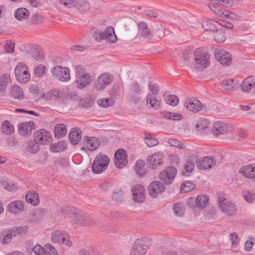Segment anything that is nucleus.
Here are the masks:
<instances>
[{
    "label": "nucleus",
    "mask_w": 255,
    "mask_h": 255,
    "mask_svg": "<svg viewBox=\"0 0 255 255\" xmlns=\"http://www.w3.org/2000/svg\"><path fill=\"white\" fill-rule=\"evenodd\" d=\"M114 101L112 98H108L104 99H99L97 101L98 105L104 108H106L108 107H111L113 105Z\"/></svg>",
    "instance_id": "obj_43"
},
{
    "label": "nucleus",
    "mask_w": 255,
    "mask_h": 255,
    "mask_svg": "<svg viewBox=\"0 0 255 255\" xmlns=\"http://www.w3.org/2000/svg\"><path fill=\"white\" fill-rule=\"evenodd\" d=\"M13 234L11 231H2L0 234V240L5 245L10 242Z\"/></svg>",
    "instance_id": "obj_32"
},
{
    "label": "nucleus",
    "mask_w": 255,
    "mask_h": 255,
    "mask_svg": "<svg viewBox=\"0 0 255 255\" xmlns=\"http://www.w3.org/2000/svg\"><path fill=\"white\" fill-rule=\"evenodd\" d=\"M54 134L56 137L61 138L66 134V128L65 125L59 124L56 126L54 129Z\"/></svg>",
    "instance_id": "obj_28"
},
{
    "label": "nucleus",
    "mask_w": 255,
    "mask_h": 255,
    "mask_svg": "<svg viewBox=\"0 0 255 255\" xmlns=\"http://www.w3.org/2000/svg\"><path fill=\"white\" fill-rule=\"evenodd\" d=\"M34 142L41 145L50 143L52 140V137L50 132L44 129H40L34 134Z\"/></svg>",
    "instance_id": "obj_4"
},
{
    "label": "nucleus",
    "mask_w": 255,
    "mask_h": 255,
    "mask_svg": "<svg viewBox=\"0 0 255 255\" xmlns=\"http://www.w3.org/2000/svg\"><path fill=\"white\" fill-rule=\"evenodd\" d=\"M66 149V144L63 141H60L57 143L52 144L50 146V151L54 153L63 151Z\"/></svg>",
    "instance_id": "obj_29"
},
{
    "label": "nucleus",
    "mask_w": 255,
    "mask_h": 255,
    "mask_svg": "<svg viewBox=\"0 0 255 255\" xmlns=\"http://www.w3.org/2000/svg\"><path fill=\"white\" fill-rule=\"evenodd\" d=\"M164 100L167 104L176 106L179 102V98L174 95H163Z\"/></svg>",
    "instance_id": "obj_35"
},
{
    "label": "nucleus",
    "mask_w": 255,
    "mask_h": 255,
    "mask_svg": "<svg viewBox=\"0 0 255 255\" xmlns=\"http://www.w3.org/2000/svg\"><path fill=\"white\" fill-rule=\"evenodd\" d=\"M7 209L11 213H16L18 211H22L24 209L23 203L21 201H13L9 203Z\"/></svg>",
    "instance_id": "obj_24"
},
{
    "label": "nucleus",
    "mask_w": 255,
    "mask_h": 255,
    "mask_svg": "<svg viewBox=\"0 0 255 255\" xmlns=\"http://www.w3.org/2000/svg\"><path fill=\"white\" fill-rule=\"evenodd\" d=\"M75 72L78 77L86 74L84 67L82 65H77L75 67Z\"/></svg>",
    "instance_id": "obj_62"
},
{
    "label": "nucleus",
    "mask_w": 255,
    "mask_h": 255,
    "mask_svg": "<svg viewBox=\"0 0 255 255\" xmlns=\"http://www.w3.org/2000/svg\"><path fill=\"white\" fill-rule=\"evenodd\" d=\"M92 81L91 77L89 74H85L79 77L77 82L78 88L83 89L85 86L88 85Z\"/></svg>",
    "instance_id": "obj_25"
},
{
    "label": "nucleus",
    "mask_w": 255,
    "mask_h": 255,
    "mask_svg": "<svg viewBox=\"0 0 255 255\" xmlns=\"http://www.w3.org/2000/svg\"><path fill=\"white\" fill-rule=\"evenodd\" d=\"M14 74L17 80L22 83L27 82L30 78L28 68L23 63H18L17 64L14 70Z\"/></svg>",
    "instance_id": "obj_3"
},
{
    "label": "nucleus",
    "mask_w": 255,
    "mask_h": 255,
    "mask_svg": "<svg viewBox=\"0 0 255 255\" xmlns=\"http://www.w3.org/2000/svg\"><path fill=\"white\" fill-rule=\"evenodd\" d=\"M230 131V128L225 123L221 121H217L213 125V134L218 136L221 134H225Z\"/></svg>",
    "instance_id": "obj_15"
},
{
    "label": "nucleus",
    "mask_w": 255,
    "mask_h": 255,
    "mask_svg": "<svg viewBox=\"0 0 255 255\" xmlns=\"http://www.w3.org/2000/svg\"><path fill=\"white\" fill-rule=\"evenodd\" d=\"M52 240L54 243L65 244L68 247L72 245V242L68 238V236L64 232L58 231L55 232L51 236Z\"/></svg>",
    "instance_id": "obj_9"
},
{
    "label": "nucleus",
    "mask_w": 255,
    "mask_h": 255,
    "mask_svg": "<svg viewBox=\"0 0 255 255\" xmlns=\"http://www.w3.org/2000/svg\"><path fill=\"white\" fill-rule=\"evenodd\" d=\"M184 106L188 110L194 112H199L202 109V104L201 102L193 98L187 99L184 104Z\"/></svg>",
    "instance_id": "obj_18"
},
{
    "label": "nucleus",
    "mask_w": 255,
    "mask_h": 255,
    "mask_svg": "<svg viewBox=\"0 0 255 255\" xmlns=\"http://www.w3.org/2000/svg\"><path fill=\"white\" fill-rule=\"evenodd\" d=\"M45 254L46 255H58L55 248L50 244L46 246Z\"/></svg>",
    "instance_id": "obj_54"
},
{
    "label": "nucleus",
    "mask_w": 255,
    "mask_h": 255,
    "mask_svg": "<svg viewBox=\"0 0 255 255\" xmlns=\"http://www.w3.org/2000/svg\"><path fill=\"white\" fill-rule=\"evenodd\" d=\"M93 36L97 41H101L102 40L105 39V34L104 32H98L95 31L93 34Z\"/></svg>",
    "instance_id": "obj_63"
},
{
    "label": "nucleus",
    "mask_w": 255,
    "mask_h": 255,
    "mask_svg": "<svg viewBox=\"0 0 255 255\" xmlns=\"http://www.w3.org/2000/svg\"><path fill=\"white\" fill-rule=\"evenodd\" d=\"M105 39L111 43H114L117 41V38L114 32V28L112 27H108L105 31Z\"/></svg>",
    "instance_id": "obj_26"
},
{
    "label": "nucleus",
    "mask_w": 255,
    "mask_h": 255,
    "mask_svg": "<svg viewBox=\"0 0 255 255\" xmlns=\"http://www.w3.org/2000/svg\"><path fill=\"white\" fill-rule=\"evenodd\" d=\"M163 117L172 120H180L183 118L181 114L168 112H164L162 113Z\"/></svg>",
    "instance_id": "obj_44"
},
{
    "label": "nucleus",
    "mask_w": 255,
    "mask_h": 255,
    "mask_svg": "<svg viewBox=\"0 0 255 255\" xmlns=\"http://www.w3.org/2000/svg\"><path fill=\"white\" fill-rule=\"evenodd\" d=\"M240 172L242 175L248 178H255V164H250L242 168Z\"/></svg>",
    "instance_id": "obj_23"
},
{
    "label": "nucleus",
    "mask_w": 255,
    "mask_h": 255,
    "mask_svg": "<svg viewBox=\"0 0 255 255\" xmlns=\"http://www.w3.org/2000/svg\"><path fill=\"white\" fill-rule=\"evenodd\" d=\"M26 228L21 227H14L11 230V231L13 234V236H15L18 234L23 235L26 233Z\"/></svg>",
    "instance_id": "obj_55"
},
{
    "label": "nucleus",
    "mask_w": 255,
    "mask_h": 255,
    "mask_svg": "<svg viewBox=\"0 0 255 255\" xmlns=\"http://www.w3.org/2000/svg\"><path fill=\"white\" fill-rule=\"evenodd\" d=\"M215 165V160L211 156L202 157L196 162L197 167L200 169H209Z\"/></svg>",
    "instance_id": "obj_11"
},
{
    "label": "nucleus",
    "mask_w": 255,
    "mask_h": 255,
    "mask_svg": "<svg viewBox=\"0 0 255 255\" xmlns=\"http://www.w3.org/2000/svg\"><path fill=\"white\" fill-rule=\"evenodd\" d=\"M110 162L108 156L99 153L95 157L92 165V171L94 173L99 174L105 170Z\"/></svg>",
    "instance_id": "obj_2"
},
{
    "label": "nucleus",
    "mask_w": 255,
    "mask_h": 255,
    "mask_svg": "<svg viewBox=\"0 0 255 255\" xmlns=\"http://www.w3.org/2000/svg\"><path fill=\"white\" fill-rule=\"evenodd\" d=\"M146 104L148 106L149 105L150 107L154 110H158L160 106V102L156 99L151 95H148L146 98Z\"/></svg>",
    "instance_id": "obj_33"
},
{
    "label": "nucleus",
    "mask_w": 255,
    "mask_h": 255,
    "mask_svg": "<svg viewBox=\"0 0 255 255\" xmlns=\"http://www.w3.org/2000/svg\"><path fill=\"white\" fill-rule=\"evenodd\" d=\"M14 16L16 19L19 20L23 19H26L29 17V12L25 8H19L15 10Z\"/></svg>",
    "instance_id": "obj_27"
},
{
    "label": "nucleus",
    "mask_w": 255,
    "mask_h": 255,
    "mask_svg": "<svg viewBox=\"0 0 255 255\" xmlns=\"http://www.w3.org/2000/svg\"><path fill=\"white\" fill-rule=\"evenodd\" d=\"M141 246L142 248H149L152 244L151 241L147 238H143L137 239L134 243Z\"/></svg>",
    "instance_id": "obj_42"
},
{
    "label": "nucleus",
    "mask_w": 255,
    "mask_h": 255,
    "mask_svg": "<svg viewBox=\"0 0 255 255\" xmlns=\"http://www.w3.org/2000/svg\"><path fill=\"white\" fill-rule=\"evenodd\" d=\"M150 33V30L147 27L141 30H138V35L140 37L146 39H151Z\"/></svg>",
    "instance_id": "obj_51"
},
{
    "label": "nucleus",
    "mask_w": 255,
    "mask_h": 255,
    "mask_svg": "<svg viewBox=\"0 0 255 255\" xmlns=\"http://www.w3.org/2000/svg\"><path fill=\"white\" fill-rule=\"evenodd\" d=\"M149 89L154 95H156L159 90L158 85L151 82H150L149 84Z\"/></svg>",
    "instance_id": "obj_64"
},
{
    "label": "nucleus",
    "mask_w": 255,
    "mask_h": 255,
    "mask_svg": "<svg viewBox=\"0 0 255 255\" xmlns=\"http://www.w3.org/2000/svg\"><path fill=\"white\" fill-rule=\"evenodd\" d=\"M32 55L33 57L37 60L41 61L43 59V55L42 52L36 49L34 51H33Z\"/></svg>",
    "instance_id": "obj_59"
},
{
    "label": "nucleus",
    "mask_w": 255,
    "mask_h": 255,
    "mask_svg": "<svg viewBox=\"0 0 255 255\" xmlns=\"http://www.w3.org/2000/svg\"><path fill=\"white\" fill-rule=\"evenodd\" d=\"M214 55L216 59H218L222 64L229 65L232 61L230 53L222 49H216Z\"/></svg>",
    "instance_id": "obj_12"
},
{
    "label": "nucleus",
    "mask_w": 255,
    "mask_h": 255,
    "mask_svg": "<svg viewBox=\"0 0 255 255\" xmlns=\"http://www.w3.org/2000/svg\"><path fill=\"white\" fill-rule=\"evenodd\" d=\"M146 136L144 139V142L149 147H152L158 143V141L156 139L151 133H145Z\"/></svg>",
    "instance_id": "obj_39"
},
{
    "label": "nucleus",
    "mask_w": 255,
    "mask_h": 255,
    "mask_svg": "<svg viewBox=\"0 0 255 255\" xmlns=\"http://www.w3.org/2000/svg\"><path fill=\"white\" fill-rule=\"evenodd\" d=\"M209 201L208 196L206 195H199L196 197V204L199 208H204L207 205Z\"/></svg>",
    "instance_id": "obj_38"
},
{
    "label": "nucleus",
    "mask_w": 255,
    "mask_h": 255,
    "mask_svg": "<svg viewBox=\"0 0 255 255\" xmlns=\"http://www.w3.org/2000/svg\"><path fill=\"white\" fill-rule=\"evenodd\" d=\"M133 199L136 202H142L144 199V187L139 184H136L131 190Z\"/></svg>",
    "instance_id": "obj_17"
},
{
    "label": "nucleus",
    "mask_w": 255,
    "mask_h": 255,
    "mask_svg": "<svg viewBox=\"0 0 255 255\" xmlns=\"http://www.w3.org/2000/svg\"><path fill=\"white\" fill-rule=\"evenodd\" d=\"M38 144L32 141L28 142L27 146V149L28 152L31 154L36 153L39 150Z\"/></svg>",
    "instance_id": "obj_49"
},
{
    "label": "nucleus",
    "mask_w": 255,
    "mask_h": 255,
    "mask_svg": "<svg viewBox=\"0 0 255 255\" xmlns=\"http://www.w3.org/2000/svg\"><path fill=\"white\" fill-rule=\"evenodd\" d=\"M210 55L201 49H196L194 52V66L198 70H202L209 64Z\"/></svg>",
    "instance_id": "obj_1"
},
{
    "label": "nucleus",
    "mask_w": 255,
    "mask_h": 255,
    "mask_svg": "<svg viewBox=\"0 0 255 255\" xmlns=\"http://www.w3.org/2000/svg\"><path fill=\"white\" fill-rule=\"evenodd\" d=\"M65 94L58 89H54L43 94L42 98L45 100H50L55 99H62Z\"/></svg>",
    "instance_id": "obj_21"
},
{
    "label": "nucleus",
    "mask_w": 255,
    "mask_h": 255,
    "mask_svg": "<svg viewBox=\"0 0 255 255\" xmlns=\"http://www.w3.org/2000/svg\"><path fill=\"white\" fill-rule=\"evenodd\" d=\"M34 126L32 121L22 123L18 125V130L19 134L22 136L29 135Z\"/></svg>",
    "instance_id": "obj_19"
},
{
    "label": "nucleus",
    "mask_w": 255,
    "mask_h": 255,
    "mask_svg": "<svg viewBox=\"0 0 255 255\" xmlns=\"http://www.w3.org/2000/svg\"><path fill=\"white\" fill-rule=\"evenodd\" d=\"M194 163L193 162L187 161L184 164V169H185L186 171L189 173L192 171L194 168Z\"/></svg>",
    "instance_id": "obj_61"
},
{
    "label": "nucleus",
    "mask_w": 255,
    "mask_h": 255,
    "mask_svg": "<svg viewBox=\"0 0 255 255\" xmlns=\"http://www.w3.org/2000/svg\"><path fill=\"white\" fill-rule=\"evenodd\" d=\"M45 67L43 65L37 66L34 69V74L36 77H40L42 76L45 71Z\"/></svg>",
    "instance_id": "obj_53"
},
{
    "label": "nucleus",
    "mask_w": 255,
    "mask_h": 255,
    "mask_svg": "<svg viewBox=\"0 0 255 255\" xmlns=\"http://www.w3.org/2000/svg\"><path fill=\"white\" fill-rule=\"evenodd\" d=\"M70 142L73 145H77L81 139V131L79 128H73L69 134Z\"/></svg>",
    "instance_id": "obj_22"
},
{
    "label": "nucleus",
    "mask_w": 255,
    "mask_h": 255,
    "mask_svg": "<svg viewBox=\"0 0 255 255\" xmlns=\"http://www.w3.org/2000/svg\"><path fill=\"white\" fill-rule=\"evenodd\" d=\"M113 81V77L107 74H101L98 78L96 83V88L98 90L104 89Z\"/></svg>",
    "instance_id": "obj_14"
},
{
    "label": "nucleus",
    "mask_w": 255,
    "mask_h": 255,
    "mask_svg": "<svg viewBox=\"0 0 255 255\" xmlns=\"http://www.w3.org/2000/svg\"><path fill=\"white\" fill-rule=\"evenodd\" d=\"M11 94L13 98L19 100L23 99L24 93L22 89L18 86H14L11 89Z\"/></svg>",
    "instance_id": "obj_34"
},
{
    "label": "nucleus",
    "mask_w": 255,
    "mask_h": 255,
    "mask_svg": "<svg viewBox=\"0 0 255 255\" xmlns=\"http://www.w3.org/2000/svg\"><path fill=\"white\" fill-rule=\"evenodd\" d=\"M244 198L247 202L252 203L255 200V193L248 192L244 195Z\"/></svg>",
    "instance_id": "obj_58"
},
{
    "label": "nucleus",
    "mask_w": 255,
    "mask_h": 255,
    "mask_svg": "<svg viewBox=\"0 0 255 255\" xmlns=\"http://www.w3.org/2000/svg\"><path fill=\"white\" fill-rule=\"evenodd\" d=\"M144 162L142 160H138L135 163L134 169L136 173L140 176H142L145 173L144 169Z\"/></svg>",
    "instance_id": "obj_36"
},
{
    "label": "nucleus",
    "mask_w": 255,
    "mask_h": 255,
    "mask_svg": "<svg viewBox=\"0 0 255 255\" xmlns=\"http://www.w3.org/2000/svg\"><path fill=\"white\" fill-rule=\"evenodd\" d=\"M214 40L218 43H222L226 40V37L221 30H216L213 33Z\"/></svg>",
    "instance_id": "obj_47"
},
{
    "label": "nucleus",
    "mask_w": 255,
    "mask_h": 255,
    "mask_svg": "<svg viewBox=\"0 0 255 255\" xmlns=\"http://www.w3.org/2000/svg\"><path fill=\"white\" fill-rule=\"evenodd\" d=\"M2 186L8 191L14 192L18 189V185L16 183L12 181L8 182L4 181L2 183Z\"/></svg>",
    "instance_id": "obj_45"
},
{
    "label": "nucleus",
    "mask_w": 255,
    "mask_h": 255,
    "mask_svg": "<svg viewBox=\"0 0 255 255\" xmlns=\"http://www.w3.org/2000/svg\"><path fill=\"white\" fill-rule=\"evenodd\" d=\"M255 85V77L253 76H249L245 79L241 85V88L243 92L249 93L252 92L254 93Z\"/></svg>",
    "instance_id": "obj_16"
},
{
    "label": "nucleus",
    "mask_w": 255,
    "mask_h": 255,
    "mask_svg": "<svg viewBox=\"0 0 255 255\" xmlns=\"http://www.w3.org/2000/svg\"><path fill=\"white\" fill-rule=\"evenodd\" d=\"M146 249L134 244L130 251V255H145Z\"/></svg>",
    "instance_id": "obj_37"
},
{
    "label": "nucleus",
    "mask_w": 255,
    "mask_h": 255,
    "mask_svg": "<svg viewBox=\"0 0 255 255\" xmlns=\"http://www.w3.org/2000/svg\"><path fill=\"white\" fill-rule=\"evenodd\" d=\"M177 170L173 167H167L163 171L160 172L159 178L160 180L166 185L170 184L174 180Z\"/></svg>",
    "instance_id": "obj_5"
},
{
    "label": "nucleus",
    "mask_w": 255,
    "mask_h": 255,
    "mask_svg": "<svg viewBox=\"0 0 255 255\" xmlns=\"http://www.w3.org/2000/svg\"><path fill=\"white\" fill-rule=\"evenodd\" d=\"M215 13L222 18H228L229 11L223 9L215 10Z\"/></svg>",
    "instance_id": "obj_57"
},
{
    "label": "nucleus",
    "mask_w": 255,
    "mask_h": 255,
    "mask_svg": "<svg viewBox=\"0 0 255 255\" xmlns=\"http://www.w3.org/2000/svg\"><path fill=\"white\" fill-rule=\"evenodd\" d=\"M209 123L207 120L204 119H201L197 122L196 128L198 130L205 129L208 127Z\"/></svg>",
    "instance_id": "obj_48"
},
{
    "label": "nucleus",
    "mask_w": 255,
    "mask_h": 255,
    "mask_svg": "<svg viewBox=\"0 0 255 255\" xmlns=\"http://www.w3.org/2000/svg\"><path fill=\"white\" fill-rule=\"evenodd\" d=\"M172 210L175 216L177 217H181L184 215V207L181 203H174L172 206Z\"/></svg>",
    "instance_id": "obj_40"
},
{
    "label": "nucleus",
    "mask_w": 255,
    "mask_h": 255,
    "mask_svg": "<svg viewBox=\"0 0 255 255\" xmlns=\"http://www.w3.org/2000/svg\"><path fill=\"white\" fill-rule=\"evenodd\" d=\"M218 206L224 213L229 216H232L236 213L235 204L224 198H219Z\"/></svg>",
    "instance_id": "obj_7"
},
{
    "label": "nucleus",
    "mask_w": 255,
    "mask_h": 255,
    "mask_svg": "<svg viewBox=\"0 0 255 255\" xmlns=\"http://www.w3.org/2000/svg\"><path fill=\"white\" fill-rule=\"evenodd\" d=\"M163 162V156L160 153H155L147 159V165L153 169L156 168L157 165H160Z\"/></svg>",
    "instance_id": "obj_20"
},
{
    "label": "nucleus",
    "mask_w": 255,
    "mask_h": 255,
    "mask_svg": "<svg viewBox=\"0 0 255 255\" xmlns=\"http://www.w3.org/2000/svg\"><path fill=\"white\" fill-rule=\"evenodd\" d=\"M84 144L85 147H82L81 149L86 150V148L91 151L96 150L100 145V140L98 138L95 137H89L84 136L83 137Z\"/></svg>",
    "instance_id": "obj_10"
},
{
    "label": "nucleus",
    "mask_w": 255,
    "mask_h": 255,
    "mask_svg": "<svg viewBox=\"0 0 255 255\" xmlns=\"http://www.w3.org/2000/svg\"><path fill=\"white\" fill-rule=\"evenodd\" d=\"M31 20L33 24H38L42 22L43 18L40 14H35L31 17Z\"/></svg>",
    "instance_id": "obj_60"
},
{
    "label": "nucleus",
    "mask_w": 255,
    "mask_h": 255,
    "mask_svg": "<svg viewBox=\"0 0 255 255\" xmlns=\"http://www.w3.org/2000/svg\"><path fill=\"white\" fill-rule=\"evenodd\" d=\"M128 163L126 151L123 149H118L115 154V164L119 168L125 167Z\"/></svg>",
    "instance_id": "obj_8"
},
{
    "label": "nucleus",
    "mask_w": 255,
    "mask_h": 255,
    "mask_svg": "<svg viewBox=\"0 0 255 255\" xmlns=\"http://www.w3.org/2000/svg\"><path fill=\"white\" fill-rule=\"evenodd\" d=\"M222 86L225 91L231 92L234 88L235 84L233 79L225 78L222 81Z\"/></svg>",
    "instance_id": "obj_31"
},
{
    "label": "nucleus",
    "mask_w": 255,
    "mask_h": 255,
    "mask_svg": "<svg viewBox=\"0 0 255 255\" xmlns=\"http://www.w3.org/2000/svg\"><path fill=\"white\" fill-rule=\"evenodd\" d=\"M9 80V76L7 74L0 76V91H3L5 89Z\"/></svg>",
    "instance_id": "obj_46"
},
{
    "label": "nucleus",
    "mask_w": 255,
    "mask_h": 255,
    "mask_svg": "<svg viewBox=\"0 0 255 255\" xmlns=\"http://www.w3.org/2000/svg\"><path fill=\"white\" fill-rule=\"evenodd\" d=\"M195 187L194 184L190 182L182 183L180 187V190L182 192H188Z\"/></svg>",
    "instance_id": "obj_50"
},
{
    "label": "nucleus",
    "mask_w": 255,
    "mask_h": 255,
    "mask_svg": "<svg viewBox=\"0 0 255 255\" xmlns=\"http://www.w3.org/2000/svg\"><path fill=\"white\" fill-rule=\"evenodd\" d=\"M51 72L61 81L67 82L70 79V70L67 67L56 66L52 68Z\"/></svg>",
    "instance_id": "obj_6"
},
{
    "label": "nucleus",
    "mask_w": 255,
    "mask_h": 255,
    "mask_svg": "<svg viewBox=\"0 0 255 255\" xmlns=\"http://www.w3.org/2000/svg\"><path fill=\"white\" fill-rule=\"evenodd\" d=\"M1 131L5 134L9 135L14 131V128L8 121H5L2 125Z\"/></svg>",
    "instance_id": "obj_41"
},
{
    "label": "nucleus",
    "mask_w": 255,
    "mask_h": 255,
    "mask_svg": "<svg viewBox=\"0 0 255 255\" xmlns=\"http://www.w3.org/2000/svg\"><path fill=\"white\" fill-rule=\"evenodd\" d=\"M32 249L35 255H44L46 253V249L39 245H36Z\"/></svg>",
    "instance_id": "obj_52"
},
{
    "label": "nucleus",
    "mask_w": 255,
    "mask_h": 255,
    "mask_svg": "<svg viewBox=\"0 0 255 255\" xmlns=\"http://www.w3.org/2000/svg\"><path fill=\"white\" fill-rule=\"evenodd\" d=\"M161 253L162 255H177L175 251L169 248H161Z\"/></svg>",
    "instance_id": "obj_56"
},
{
    "label": "nucleus",
    "mask_w": 255,
    "mask_h": 255,
    "mask_svg": "<svg viewBox=\"0 0 255 255\" xmlns=\"http://www.w3.org/2000/svg\"><path fill=\"white\" fill-rule=\"evenodd\" d=\"M25 200L32 205H37L39 202V196L36 192H29L25 195Z\"/></svg>",
    "instance_id": "obj_30"
},
{
    "label": "nucleus",
    "mask_w": 255,
    "mask_h": 255,
    "mask_svg": "<svg viewBox=\"0 0 255 255\" xmlns=\"http://www.w3.org/2000/svg\"><path fill=\"white\" fill-rule=\"evenodd\" d=\"M148 189L150 196L155 198L165 190V188L160 181H154L149 184Z\"/></svg>",
    "instance_id": "obj_13"
}]
</instances>
